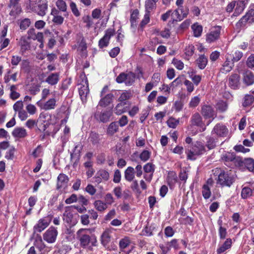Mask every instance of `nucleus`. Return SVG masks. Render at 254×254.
<instances>
[{
	"mask_svg": "<svg viewBox=\"0 0 254 254\" xmlns=\"http://www.w3.org/2000/svg\"><path fill=\"white\" fill-rule=\"evenodd\" d=\"M47 0H27L26 2L28 9L36 12L38 15L44 16L48 8Z\"/></svg>",
	"mask_w": 254,
	"mask_h": 254,
	"instance_id": "nucleus-1",
	"label": "nucleus"
},
{
	"mask_svg": "<svg viewBox=\"0 0 254 254\" xmlns=\"http://www.w3.org/2000/svg\"><path fill=\"white\" fill-rule=\"evenodd\" d=\"M205 151L203 144L199 141L196 142L191 149L187 152V158L189 160H194L196 156L203 154Z\"/></svg>",
	"mask_w": 254,
	"mask_h": 254,
	"instance_id": "nucleus-2",
	"label": "nucleus"
},
{
	"mask_svg": "<svg viewBox=\"0 0 254 254\" xmlns=\"http://www.w3.org/2000/svg\"><path fill=\"white\" fill-rule=\"evenodd\" d=\"M89 229H80L76 232L77 239L80 242V245L82 247L87 246L91 241V237L89 235Z\"/></svg>",
	"mask_w": 254,
	"mask_h": 254,
	"instance_id": "nucleus-3",
	"label": "nucleus"
},
{
	"mask_svg": "<svg viewBox=\"0 0 254 254\" xmlns=\"http://www.w3.org/2000/svg\"><path fill=\"white\" fill-rule=\"evenodd\" d=\"M135 75L132 72L127 73L122 72L116 78V81L119 83H125L126 85H131L134 82Z\"/></svg>",
	"mask_w": 254,
	"mask_h": 254,
	"instance_id": "nucleus-4",
	"label": "nucleus"
},
{
	"mask_svg": "<svg viewBox=\"0 0 254 254\" xmlns=\"http://www.w3.org/2000/svg\"><path fill=\"white\" fill-rule=\"evenodd\" d=\"M234 181V176L228 172H221L218 176V183L222 186L230 187Z\"/></svg>",
	"mask_w": 254,
	"mask_h": 254,
	"instance_id": "nucleus-5",
	"label": "nucleus"
},
{
	"mask_svg": "<svg viewBox=\"0 0 254 254\" xmlns=\"http://www.w3.org/2000/svg\"><path fill=\"white\" fill-rule=\"evenodd\" d=\"M221 27L216 26L212 27L206 35V41L211 43L219 39L221 34Z\"/></svg>",
	"mask_w": 254,
	"mask_h": 254,
	"instance_id": "nucleus-6",
	"label": "nucleus"
},
{
	"mask_svg": "<svg viewBox=\"0 0 254 254\" xmlns=\"http://www.w3.org/2000/svg\"><path fill=\"white\" fill-rule=\"evenodd\" d=\"M229 133L228 128L224 125L221 124H216L212 130L211 133L214 134L217 137H226Z\"/></svg>",
	"mask_w": 254,
	"mask_h": 254,
	"instance_id": "nucleus-7",
	"label": "nucleus"
},
{
	"mask_svg": "<svg viewBox=\"0 0 254 254\" xmlns=\"http://www.w3.org/2000/svg\"><path fill=\"white\" fill-rule=\"evenodd\" d=\"M57 235V230L51 226L44 233L43 239L48 243H53L56 241Z\"/></svg>",
	"mask_w": 254,
	"mask_h": 254,
	"instance_id": "nucleus-8",
	"label": "nucleus"
},
{
	"mask_svg": "<svg viewBox=\"0 0 254 254\" xmlns=\"http://www.w3.org/2000/svg\"><path fill=\"white\" fill-rule=\"evenodd\" d=\"M84 77L85 79L82 80V83L79 84V85L80 86V87H79V94L83 103L86 102L87 95L89 92L88 81L85 76H84Z\"/></svg>",
	"mask_w": 254,
	"mask_h": 254,
	"instance_id": "nucleus-9",
	"label": "nucleus"
},
{
	"mask_svg": "<svg viewBox=\"0 0 254 254\" xmlns=\"http://www.w3.org/2000/svg\"><path fill=\"white\" fill-rule=\"evenodd\" d=\"M115 31L112 29H108L106 32L104 36L101 38L98 43L99 47L100 48H103L108 46L110 39L112 36L114 35Z\"/></svg>",
	"mask_w": 254,
	"mask_h": 254,
	"instance_id": "nucleus-10",
	"label": "nucleus"
},
{
	"mask_svg": "<svg viewBox=\"0 0 254 254\" xmlns=\"http://www.w3.org/2000/svg\"><path fill=\"white\" fill-rule=\"evenodd\" d=\"M51 221V219L48 217L40 219L34 227V233L41 232L49 225Z\"/></svg>",
	"mask_w": 254,
	"mask_h": 254,
	"instance_id": "nucleus-11",
	"label": "nucleus"
},
{
	"mask_svg": "<svg viewBox=\"0 0 254 254\" xmlns=\"http://www.w3.org/2000/svg\"><path fill=\"white\" fill-rule=\"evenodd\" d=\"M213 184V180L212 179L210 178L208 179L206 182L202 186L201 192L204 199H207L211 196V192L210 188L212 187Z\"/></svg>",
	"mask_w": 254,
	"mask_h": 254,
	"instance_id": "nucleus-12",
	"label": "nucleus"
},
{
	"mask_svg": "<svg viewBox=\"0 0 254 254\" xmlns=\"http://www.w3.org/2000/svg\"><path fill=\"white\" fill-rule=\"evenodd\" d=\"M191 123L193 126L199 127L201 128L199 130L203 132L206 129V127L202 121L201 116L197 113L194 114L191 118Z\"/></svg>",
	"mask_w": 254,
	"mask_h": 254,
	"instance_id": "nucleus-13",
	"label": "nucleus"
},
{
	"mask_svg": "<svg viewBox=\"0 0 254 254\" xmlns=\"http://www.w3.org/2000/svg\"><path fill=\"white\" fill-rule=\"evenodd\" d=\"M113 228H109L106 229L102 233L101 237V243L104 247L108 245L111 240V234L113 232Z\"/></svg>",
	"mask_w": 254,
	"mask_h": 254,
	"instance_id": "nucleus-14",
	"label": "nucleus"
},
{
	"mask_svg": "<svg viewBox=\"0 0 254 254\" xmlns=\"http://www.w3.org/2000/svg\"><path fill=\"white\" fill-rule=\"evenodd\" d=\"M201 113L205 119L212 118V120L216 116L213 109L209 105L203 106L201 108Z\"/></svg>",
	"mask_w": 254,
	"mask_h": 254,
	"instance_id": "nucleus-15",
	"label": "nucleus"
},
{
	"mask_svg": "<svg viewBox=\"0 0 254 254\" xmlns=\"http://www.w3.org/2000/svg\"><path fill=\"white\" fill-rule=\"evenodd\" d=\"M57 101L55 98H53L49 99L44 104H42L40 101L37 103V105L41 109L44 110H50L54 109L57 106Z\"/></svg>",
	"mask_w": 254,
	"mask_h": 254,
	"instance_id": "nucleus-16",
	"label": "nucleus"
},
{
	"mask_svg": "<svg viewBox=\"0 0 254 254\" xmlns=\"http://www.w3.org/2000/svg\"><path fill=\"white\" fill-rule=\"evenodd\" d=\"M63 219L68 224H75V222L73 220L71 207L68 206L65 207V211L63 214Z\"/></svg>",
	"mask_w": 254,
	"mask_h": 254,
	"instance_id": "nucleus-17",
	"label": "nucleus"
},
{
	"mask_svg": "<svg viewBox=\"0 0 254 254\" xmlns=\"http://www.w3.org/2000/svg\"><path fill=\"white\" fill-rule=\"evenodd\" d=\"M229 86L234 89L238 88L240 85V75L238 74H232L229 78Z\"/></svg>",
	"mask_w": 254,
	"mask_h": 254,
	"instance_id": "nucleus-18",
	"label": "nucleus"
},
{
	"mask_svg": "<svg viewBox=\"0 0 254 254\" xmlns=\"http://www.w3.org/2000/svg\"><path fill=\"white\" fill-rule=\"evenodd\" d=\"M19 0H10L9 6L11 8L10 15L15 16L16 14H19L21 11V8L18 5Z\"/></svg>",
	"mask_w": 254,
	"mask_h": 254,
	"instance_id": "nucleus-19",
	"label": "nucleus"
},
{
	"mask_svg": "<svg viewBox=\"0 0 254 254\" xmlns=\"http://www.w3.org/2000/svg\"><path fill=\"white\" fill-rule=\"evenodd\" d=\"M247 22L249 23L254 22V5L239 21V22L242 24Z\"/></svg>",
	"mask_w": 254,
	"mask_h": 254,
	"instance_id": "nucleus-20",
	"label": "nucleus"
},
{
	"mask_svg": "<svg viewBox=\"0 0 254 254\" xmlns=\"http://www.w3.org/2000/svg\"><path fill=\"white\" fill-rule=\"evenodd\" d=\"M112 115V112L111 110L103 111L99 114L95 115L97 119L103 123H106L109 121L110 117Z\"/></svg>",
	"mask_w": 254,
	"mask_h": 254,
	"instance_id": "nucleus-21",
	"label": "nucleus"
},
{
	"mask_svg": "<svg viewBox=\"0 0 254 254\" xmlns=\"http://www.w3.org/2000/svg\"><path fill=\"white\" fill-rule=\"evenodd\" d=\"M243 81L247 86H250L254 83V75L250 71H246L243 75Z\"/></svg>",
	"mask_w": 254,
	"mask_h": 254,
	"instance_id": "nucleus-22",
	"label": "nucleus"
},
{
	"mask_svg": "<svg viewBox=\"0 0 254 254\" xmlns=\"http://www.w3.org/2000/svg\"><path fill=\"white\" fill-rule=\"evenodd\" d=\"M68 182V178L67 176L64 174H60L58 177L57 186L58 189L65 188Z\"/></svg>",
	"mask_w": 254,
	"mask_h": 254,
	"instance_id": "nucleus-23",
	"label": "nucleus"
},
{
	"mask_svg": "<svg viewBox=\"0 0 254 254\" xmlns=\"http://www.w3.org/2000/svg\"><path fill=\"white\" fill-rule=\"evenodd\" d=\"M33 247L39 250V253L37 254H44L43 251L46 247V245L40 236L36 238Z\"/></svg>",
	"mask_w": 254,
	"mask_h": 254,
	"instance_id": "nucleus-24",
	"label": "nucleus"
},
{
	"mask_svg": "<svg viewBox=\"0 0 254 254\" xmlns=\"http://www.w3.org/2000/svg\"><path fill=\"white\" fill-rule=\"evenodd\" d=\"M222 160L226 162H233L236 163L239 161V159L236 158L235 155L233 153L226 152L223 154L221 157Z\"/></svg>",
	"mask_w": 254,
	"mask_h": 254,
	"instance_id": "nucleus-25",
	"label": "nucleus"
},
{
	"mask_svg": "<svg viewBox=\"0 0 254 254\" xmlns=\"http://www.w3.org/2000/svg\"><path fill=\"white\" fill-rule=\"evenodd\" d=\"M93 204L95 209L100 212H104L108 208L107 204L101 200H95Z\"/></svg>",
	"mask_w": 254,
	"mask_h": 254,
	"instance_id": "nucleus-26",
	"label": "nucleus"
},
{
	"mask_svg": "<svg viewBox=\"0 0 254 254\" xmlns=\"http://www.w3.org/2000/svg\"><path fill=\"white\" fill-rule=\"evenodd\" d=\"M12 135L17 138H24L27 136V131L23 127H17L14 129L12 132Z\"/></svg>",
	"mask_w": 254,
	"mask_h": 254,
	"instance_id": "nucleus-27",
	"label": "nucleus"
},
{
	"mask_svg": "<svg viewBox=\"0 0 254 254\" xmlns=\"http://www.w3.org/2000/svg\"><path fill=\"white\" fill-rule=\"evenodd\" d=\"M232 243V240L231 239H227L226 241L217 249V254H220L224 253L227 250L229 249L231 247Z\"/></svg>",
	"mask_w": 254,
	"mask_h": 254,
	"instance_id": "nucleus-28",
	"label": "nucleus"
},
{
	"mask_svg": "<svg viewBox=\"0 0 254 254\" xmlns=\"http://www.w3.org/2000/svg\"><path fill=\"white\" fill-rule=\"evenodd\" d=\"M8 89L10 91L9 93V97L10 98L14 100L17 99H18L20 96V94L19 93L17 92V90L18 88L17 85H8Z\"/></svg>",
	"mask_w": 254,
	"mask_h": 254,
	"instance_id": "nucleus-29",
	"label": "nucleus"
},
{
	"mask_svg": "<svg viewBox=\"0 0 254 254\" xmlns=\"http://www.w3.org/2000/svg\"><path fill=\"white\" fill-rule=\"evenodd\" d=\"M51 15L53 16L52 21L58 24L63 23L64 21V18L59 15V11L55 8H53L51 11Z\"/></svg>",
	"mask_w": 254,
	"mask_h": 254,
	"instance_id": "nucleus-30",
	"label": "nucleus"
},
{
	"mask_svg": "<svg viewBox=\"0 0 254 254\" xmlns=\"http://www.w3.org/2000/svg\"><path fill=\"white\" fill-rule=\"evenodd\" d=\"M113 97L112 94H107L100 100L99 105L103 107H105L109 105L113 101Z\"/></svg>",
	"mask_w": 254,
	"mask_h": 254,
	"instance_id": "nucleus-31",
	"label": "nucleus"
},
{
	"mask_svg": "<svg viewBox=\"0 0 254 254\" xmlns=\"http://www.w3.org/2000/svg\"><path fill=\"white\" fill-rule=\"evenodd\" d=\"M119 129V126L117 122H112L108 127L106 133L110 136L113 135Z\"/></svg>",
	"mask_w": 254,
	"mask_h": 254,
	"instance_id": "nucleus-32",
	"label": "nucleus"
},
{
	"mask_svg": "<svg viewBox=\"0 0 254 254\" xmlns=\"http://www.w3.org/2000/svg\"><path fill=\"white\" fill-rule=\"evenodd\" d=\"M59 76L60 74L58 73H52L46 79V82L51 85H55L59 80Z\"/></svg>",
	"mask_w": 254,
	"mask_h": 254,
	"instance_id": "nucleus-33",
	"label": "nucleus"
},
{
	"mask_svg": "<svg viewBox=\"0 0 254 254\" xmlns=\"http://www.w3.org/2000/svg\"><path fill=\"white\" fill-rule=\"evenodd\" d=\"M28 39L25 37H22L20 40L19 44L20 46L21 51L22 53H24L30 49V43L28 42Z\"/></svg>",
	"mask_w": 254,
	"mask_h": 254,
	"instance_id": "nucleus-34",
	"label": "nucleus"
},
{
	"mask_svg": "<svg viewBox=\"0 0 254 254\" xmlns=\"http://www.w3.org/2000/svg\"><path fill=\"white\" fill-rule=\"evenodd\" d=\"M234 66L233 62H231L227 58L226 61L223 64L222 67L220 69L221 72L226 73L230 71Z\"/></svg>",
	"mask_w": 254,
	"mask_h": 254,
	"instance_id": "nucleus-35",
	"label": "nucleus"
},
{
	"mask_svg": "<svg viewBox=\"0 0 254 254\" xmlns=\"http://www.w3.org/2000/svg\"><path fill=\"white\" fill-rule=\"evenodd\" d=\"M125 179L128 182L133 181L134 178V169L133 167H128L125 171Z\"/></svg>",
	"mask_w": 254,
	"mask_h": 254,
	"instance_id": "nucleus-36",
	"label": "nucleus"
},
{
	"mask_svg": "<svg viewBox=\"0 0 254 254\" xmlns=\"http://www.w3.org/2000/svg\"><path fill=\"white\" fill-rule=\"evenodd\" d=\"M154 0H146L145 4V11L150 13L156 7V2Z\"/></svg>",
	"mask_w": 254,
	"mask_h": 254,
	"instance_id": "nucleus-37",
	"label": "nucleus"
},
{
	"mask_svg": "<svg viewBox=\"0 0 254 254\" xmlns=\"http://www.w3.org/2000/svg\"><path fill=\"white\" fill-rule=\"evenodd\" d=\"M253 195H254V189L252 190L249 187H244L242 189L241 196L243 198L246 199Z\"/></svg>",
	"mask_w": 254,
	"mask_h": 254,
	"instance_id": "nucleus-38",
	"label": "nucleus"
},
{
	"mask_svg": "<svg viewBox=\"0 0 254 254\" xmlns=\"http://www.w3.org/2000/svg\"><path fill=\"white\" fill-rule=\"evenodd\" d=\"M139 11L135 9L132 11L130 15V21L131 23V27L135 29L136 26V20L138 18Z\"/></svg>",
	"mask_w": 254,
	"mask_h": 254,
	"instance_id": "nucleus-39",
	"label": "nucleus"
},
{
	"mask_svg": "<svg viewBox=\"0 0 254 254\" xmlns=\"http://www.w3.org/2000/svg\"><path fill=\"white\" fill-rule=\"evenodd\" d=\"M196 64L200 69H204L207 64V59L204 55H200L196 60Z\"/></svg>",
	"mask_w": 254,
	"mask_h": 254,
	"instance_id": "nucleus-40",
	"label": "nucleus"
},
{
	"mask_svg": "<svg viewBox=\"0 0 254 254\" xmlns=\"http://www.w3.org/2000/svg\"><path fill=\"white\" fill-rule=\"evenodd\" d=\"M126 102H121L118 103L115 108V113L118 115H121L126 111L125 105Z\"/></svg>",
	"mask_w": 254,
	"mask_h": 254,
	"instance_id": "nucleus-41",
	"label": "nucleus"
},
{
	"mask_svg": "<svg viewBox=\"0 0 254 254\" xmlns=\"http://www.w3.org/2000/svg\"><path fill=\"white\" fill-rule=\"evenodd\" d=\"M236 7L235 9L234 13L233 15L237 16L240 15L244 10L246 7V5L243 4L242 2L237 1L236 4Z\"/></svg>",
	"mask_w": 254,
	"mask_h": 254,
	"instance_id": "nucleus-42",
	"label": "nucleus"
},
{
	"mask_svg": "<svg viewBox=\"0 0 254 254\" xmlns=\"http://www.w3.org/2000/svg\"><path fill=\"white\" fill-rule=\"evenodd\" d=\"M131 243V241L128 237H125L120 240L119 242V248L121 250H124L128 247Z\"/></svg>",
	"mask_w": 254,
	"mask_h": 254,
	"instance_id": "nucleus-43",
	"label": "nucleus"
},
{
	"mask_svg": "<svg viewBox=\"0 0 254 254\" xmlns=\"http://www.w3.org/2000/svg\"><path fill=\"white\" fill-rule=\"evenodd\" d=\"M191 28L195 37H198L201 35L202 31V27L201 25L197 23L194 24L192 25Z\"/></svg>",
	"mask_w": 254,
	"mask_h": 254,
	"instance_id": "nucleus-44",
	"label": "nucleus"
},
{
	"mask_svg": "<svg viewBox=\"0 0 254 254\" xmlns=\"http://www.w3.org/2000/svg\"><path fill=\"white\" fill-rule=\"evenodd\" d=\"M254 102V97L251 95H247L244 98L243 106L244 107L250 106L252 105Z\"/></svg>",
	"mask_w": 254,
	"mask_h": 254,
	"instance_id": "nucleus-45",
	"label": "nucleus"
},
{
	"mask_svg": "<svg viewBox=\"0 0 254 254\" xmlns=\"http://www.w3.org/2000/svg\"><path fill=\"white\" fill-rule=\"evenodd\" d=\"M216 108L219 112H224L227 110L228 105L226 102L219 101L217 103Z\"/></svg>",
	"mask_w": 254,
	"mask_h": 254,
	"instance_id": "nucleus-46",
	"label": "nucleus"
},
{
	"mask_svg": "<svg viewBox=\"0 0 254 254\" xmlns=\"http://www.w3.org/2000/svg\"><path fill=\"white\" fill-rule=\"evenodd\" d=\"M97 176L100 177L103 180L107 181L109 179V173L105 170H100L96 173Z\"/></svg>",
	"mask_w": 254,
	"mask_h": 254,
	"instance_id": "nucleus-47",
	"label": "nucleus"
},
{
	"mask_svg": "<svg viewBox=\"0 0 254 254\" xmlns=\"http://www.w3.org/2000/svg\"><path fill=\"white\" fill-rule=\"evenodd\" d=\"M245 165L247 168L252 172H254V160L252 158H248L245 161Z\"/></svg>",
	"mask_w": 254,
	"mask_h": 254,
	"instance_id": "nucleus-48",
	"label": "nucleus"
},
{
	"mask_svg": "<svg viewBox=\"0 0 254 254\" xmlns=\"http://www.w3.org/2000/svg\"><path fill=\"white\" fill-rule=\"evenodd\" d=\"M167 124L170 127L175 128L179 125V120L171 117L168 120Z\"/></svg>",
	"mask_w": 254,
	"mask_h": 254,
	"instance_id": "nucleus-49",
	"label": "nucleus"
},
{
	"mask_svg": "<svg viewBox=\"0 0 254 254\" xmlns=\"http://www.w3.org/2000/svg\"><path fill=\"white\" fill-rule=\"evenodd\" d=\"M56 6L62 11L65 12L67 9V6L65 2L63 0H58L56 2Z\"/></svg>",
	"mask_w": 254,
	"mask_h": 254,
	"instance_id": "nucleus-50",
	"label": "nucleus"
},
{
	"mask_svg": "<svg viewBox=\"0 0 254 254\" xmlns=\"http://www.w3.org/2000/svg\"><path fill=\"white\" fill-rule=\"evenodd\" d=\"M31 24L30 20L29 18H25L21 21L20 23V28L24 30L26 29Z\"/></svg>",
	"mask_w": 254,
	"mask_h": 254,
	"instance_id": "nucleus-51",
	"label": "nucleus"
},
{
	"mask_svg": "<svg viewBox=\"0 0 254 254\" xmlns=\"http://www.w3.org/2000/svg\"><path fill=\"white\" fill-rule=\"evenodd\" d=\"M177 175L174 172H170L168 173L167 181L169 184H174L177 181Z\"/></svg>",
	"mask_w": 254,
	"mask_h": 254,
	"instance_id": "nucleus-52",
	"label": "nucleus"
},
{
	"mask_svg": "<svg viewBox=\"0 0 254 254\" xmlns=\"http://www.w3.org/2000/svg\"><path fill=\"white\" fill-rule=\"evenodd\" d=\"M171 16L174 20L180 21L183 19L181 14L179 13V9L175 10L173 12L171 11Z\"/></svg>",
	"mask_w": 254,
	"mask_h": 254,
	"instance_id": "nucleus-53",
	"label": "nucleus"
},
{
	"mask_svg": "<svg viewBox=\"0 0 254 254\" xmlns=\"http://www.w3.org/2000/svg\"><path fill=\"white\" fill-rule=\"evenodd\" d=\"M150 13L146 12L144 15V17L142 20L140 26L141 28H143L147 24H148L150 21Z\"/></svg>",
	"mask_w": 254,
	"mask_h": 254,
	"instance_id": "nucleus-54",
	"label": "nucleus"
},
{
	"mask_svg": "<svg viewBox=\"0 0 254 254\" xmlns=\"http://www.w3.org/2000/svg\"><path fill=\"white\" fill-rule=\"evenodd\" d=\"M172 63L179 70H182L184 67V63L181 61L176 58L173 59Z\"/></svg>",
	"mask_w": 254,
	"mask_h": 254,
	"instance_id": "nucleus-55",
	"label": "nucleus"
},
{
	"mask_svg": "<svg viewBox=\"0 0 254 254\" xmlns=\"http://www.w3.org/2000/svg\"><path fill=\"white\" fill-rule=\"evenodd\" d=\"M150 155L151 152L150 151L144 150L140 154L139 158L142 161L145 162L149 159Z\"/></svg>",
	"mask_w": 254,
	"mask_h": 254,
	"instance_id": "nucleus-56",
	"label": "nucleus"
},
{
	"mask_svg": "<svg viewBox=\"0 0 254 254\" xmlns=\"http://www.w3.org/2000/svg\"><path fill=\"white\" fill-rule=\"evenodd\" d=\"M89 139L93 144H96L99 140V135L95 132H91L90 134Z\"/></svg>",
	"mask_w": 254,
	"mask_h": 254,
	"instance_id": "nucleus-57",
	"label": "nucleus"
},
{
	"mask_svg": "<svg viewBox=\"0 0 254 254\" xmlns=\"http://www.w3.org/2000/svg\"><path fill=\"white\" fill-rule=\"evenodd\" d=\"M105 203L108 205H112L115 202V199L113 195L110 193H107L105 196Z\"/></svg>",
	"mask_w": 254,
	"mask_h": 254,
	"instance_id": "nucleus-58",
	"label": "nucleus"
},
{
	"mask_svg": "<svg viewBox=\"0 0 254 254\" xmlns=\"http://www.w3.org/2000/svg\"><path fill=\"white\" fill-rule=\"evenodd\" d=\"M200 102V98L198 96H195L192 98L190 102L189 106L191 108L196 107Z\"/></svg>",
	"mask_w": 254,
	"mask_h": 254,
	"instance_id": "nucleus-59",
	"label": "nucleus"
},
{
	"mask_svg": "<svg viewBox=\"0 0 254 254\" xmlns=\"http://www.w3.org/2000/svg\"><path fill=\"white\" fill-rule=\"evenodd\" d=\"M23 104L22 101H18L15 103V104L13 106V110L15 112H20L23 110Z\"/></svg>",
	"mask_w": 254,
	"mask_h": 254,
	"instance_id": "nucleus-60",
	"label": "nucleus"
},
{
	"mask_svg": "<svg viewBox=\"0 0 254 254\" xmlns=\"http://www.w3.org/2000/svg\"><path fill=\"white\" fill-rule=\"evenodd\" d=\"M206 146L209 149H212L216 146V141L213 138L210 137L208 138Z\"/></svg>",
	"mask_w": 254,
	"mask_h": 254,
	"instance_id": "nucleus-61",
	"label": "nucleus"
},
{
	"mask_svg": "<svg viewBox=\"0 0 254 254\" xmlns=\"http://www.w3.org/2000/svg\"><path fill=\"white\" fill-rule=\"evenodd\" d=\"M116 215V211L114 209H112L105 216L104 220L108 221L113 218Z\"/></svg>",
	"mask_w": 254,
	"mask_h": 254,
	"instance_id": "nucleus-62",
	"label": "nucleus"
},
{
	"mask_svg": "<svg viewBox=\"0 0 254 254\" xmlns=\"http://www.w3.org/2000/svg\"><path fill=\"white\" fill-rule=\"evenodd\" d=\"M69 6L73 14L76 17L79 16L80 15V12L76 6V4L72 1L70 3Z\"/></svg>",
	"mask_w": 254,
	"mask_h": 254,
	"instance_id": "nucleus-63",
	"label": "nucleus"
},
{
	"mask_svg": "<svg viewBox=\"0 0 254 254\" xmlns=\"http://www.w3.org/2000/svg\"><path fill=\"white\" fill-rule=\"evenodd\" d=\"M247 66L251 68L254 67V54L251 55L247 61Z\"/></svg>",
	"mask_w": 254,
	"mask_h": 254,
	"instance_id": "nucleus-64",
	"label": "nucleus"
}]
</instances>
